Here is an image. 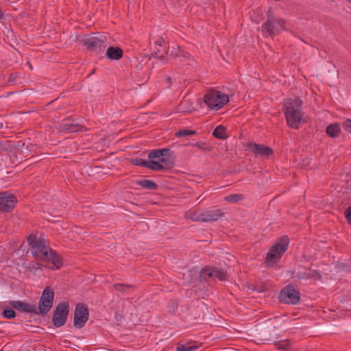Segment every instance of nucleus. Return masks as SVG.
<instances>
[{"label":"nucleus","mask_w":351,"mask_h":351,"mask_svg":"<svg viewBox=\"0 0 351 351\" xmlns=\"http://www.w3.org/2000/svg\"><path fill=\"white\" fill-rule=\"evenodd\" d=\"M28 241L31 252L36 259L45 263L51 269L60 268L62 265L61 257L48 246L45 240L30 235Z\"/></svg>","instance_id":"1"},{"label":"nucleus","mask_w":351,"mask_h":351,"mask_svg":"<svg viewBox=\"0 0 351 351\" xmlns=\"http://www.w3.org/2000/svg\"><path fill=\"white\" fill-rule=\"evenodd\" d=\"M302 101L298 97L290 98L285 101L284 113L289 127L297 129L305 121L302 111Z\"/></svg>","instance_id":"2"},{"label":"nucleus","mask_w":351,"mask_h":351,"mask_svg":"<svg viewBox=\"0 0 351 351\" xmlns=\"http://www.w3.org/2000/svg\"><path fill=\"white\" fill-rule=\"evenodd\" d=\"M106 36L96 33L90 35H84L80 38V42L88 50L95 51L96 53H101L104 50L106 47Z\"/></svg>","instance_id":"3"},{"label":"nucleus","mask_w":351,"mask_h":351,"mask_svg":"<svg viewBox=\"0 0 351 351\" xmlns=\"http://www.w3.org/2000/svg\"><path fill=\"white\" fill-rule=\"evenodd\" d=\"M289 242V238L285 236L271 246L266 256V263L268 266H272L279 261L281 256L287 251Z\"/></svg>","instance_id":"4"},{"label":"nucleus","mask_w":351,"mask_h":351,"mask_svg":"<svg viewBox=\"0 0 351 351\" xmlns=\"http://www.w3.org/2000/svg\"><path fill=\"white\" fill-rule=\"evenodd\" d=\"M284 24V21L272 15L269 9L267 12V20L262 25L261 31L265 36L272 38L285 29Z\"/></svg>","instance_id":"5"},{"label":"nucleus","mask_w":351,"mask_h":351,"mask_svg":"<svg viewBox=\"0 0 351 351\" xmlns=\"http://www.w3.org/2000/svg\"><path fill=\"white\" fill-rule=\"evenodd\" d=\"M228 101V95L218 90H209L204 96L206 105L213 110L221 108Z\"/></svg>","instance_id":"6"},{"label":"nucleus","mask_w":351,"mask_h":351,"mask_svg":"<svg viewBox=\"0 0 351 351\" xmlns=\"http://www.w3.org/2000/svg\"><path fill=\"white\" fill-rule=\"evenodd\" d=\"M69 308L68 302H62L57 305L52 317V322L56 327H60L65 324L69 313Z\"/></svg>","instance_id":"7"},{"label":"nucleus","mask_w":351,"mask_h":351,"mask_svg":"<svg viewBox=\"0 0 351 351\" xmlns=\"http://www.w3.org/2000/svg\"><path fill=\"white\" fill-rule=\"evenodd\" d=\"M53 291L49 287H46L39 301L38 313L46 314L49 311L53 305Z\"/></svg>","instance_id":"8"},{"label":"nucleus","mask_w":351,"mask_h":351,"mask_svg":"<svg viewBox=\"0 0 351 351\" xmlns=\"http://www.w3.org/2000/svg\"><path fill=\"white\" fill-rule=\"evenodd\" d=\"M278 298L283 303L295 304L300 301V294L293 286L289 285L280 291Z\"/></svg>","instance_id":"9"},{"label":"nucleus","mask_w":351,"mask_h":351,"mask_svg":"<svg viewBox=\"0 0 351 351\" xmlns=\"http://www.w3.org/2000/svg\"><path fill=\"white\" fill-rule=\"evenodd\" d=\"M88 308L84 304H77L74 313V326L77 328H82L88 319Z\"/></svg>","instance_id":"10"},{"label":"nucleus","mask_w":351,"mask_h":351,"mask_svg":"<svg viewBox=\"0 0 351 351\" xmlns=\"http://www.w3.org/2000/svg\"><path fill=\"white\" fill-rule=\"evenodd\" d=\"M17 202L15 195L8 191L0 193V211L3 213L11 212Z\"/></svg>","instance_id":"11"},{"label":"nucleus","mask_w":351,"mask_h":351,"mask_svg":"<svg viewBox=\"0 0 351 351\" xmlns=\"http://www.w3.org/2000/svg\"><path fill=\"white\" fill-rule=\"evenodd\" d=\"M167 158H162L160 161L151 160L149 162L142 158H135L132 160V164L154 171H160L164 169L165 165H167Z\"/></svg>","instance_id":"12"},{"label":"nucleus","mask_w":351,"mask_h":351,"mask_svg":"<svg viewBox=\"0 0 351 351\" xmlns=\"http://www.w3.org/2000/svg\"><path fill=\"white\" fill-rule=\"evenodd\" d=\"M200 277L205 280L209 278H217L219 280H226L227 274L225 271L216 267H206L204 269H202Z\"/></svg>","instance_id":"13"},{"label":"nucleus","mask_w":351,"mask_h":351,"mask_svg":"<svg viewBox=\"0 0 351 351\" xmlns=\"http://www.w3.org/2000/svg\"><path fill=\"white\" fill-rule=\"evenodd\" d=\"M247 146L249 150L258 158H267L269 155L272 154V149L269 147L264 145L250 143Z\"/></svg>","instance_id":"14"},{"label":"nucleus","mask_w":351,"mask_h":351,"mask_svg":"<svg viewBox=\"0 0 351 351\" xmlns=\"http://www.w3.org/2000/svg\"><path fill=\"white\" fill-rule=\"evenodd\" d=\"M10 304L13 308L22 312L38 313L35 306L22 301H11Z\"/></svg>","instance_id":"15"},{"label":"nucleus","mask_w":351,"mask_h":351,"mask_svg":"<svg viewBox=\"0 0 351 351\" xmlns=\"http://www.w3.org/2000/svg\"><path fill=\"white\" fill-rule=\"evenodd\" d=\"M295 278L301 280L320 279L321 275L317 270L308 269L306 271H298Z\"/></svg>","instance_id":"16"},{"label":"nucleus","mask_w":351,"mask_h":351,"mask_svg":"<svg viewBox=\"0 0 351 351\" xmlns=\"http://www.w3.org/2000/svg\"><path fill=\"white\" fill-rule=\"evenodd\" d=\"M204 222L215 221L223 216L221 210H212L203 212Z\"/></svg>","instance_id":"17"},{"label":"nucleus","mask_w":351,"mask_h":351,"mask_svg":"<svg viewBox=\"0 0 351 351\" xmlns=\"http://www.w3.org/2000/svg\"><path fill=\"white\" fill-rule=\"evenodd\" d=\"M123 55V50L119 47H109L106 53V57L110 60H120Z\"/></svg>","instance_id":"18"},{"label":"nucleus","mask_w":351,"mask_h":351,"mask_svg":"<svg viewBox=\"0 0 351 351\" xmlns=\"http://www.w3.org/2000/svg\"><path fill=\"white\" fill-rule=\"evenodd\" d=\"M34 147L35 145L30 143H23L21 145L19 146L16 154L20 155L21 160H23L34 150Z\"/></svg>","instance_id":"19"},{"label":"nucleus","mask_w":351,"mask_h":351,"mask_svg":"<svg viewBox=\"0 0 351 351\" xmlns=\"http://www.w3.org/2000/svg\"><path fill=\"white\" fill-rule=\"evenodd\" d=\"M184 217L193 221L204 222L203 212L196 209H191L185 213Z\"/></svg>","instance_id":"20"},{"label":"nucleus","mask_w":351,"mask_h":351,"mask_svg":"<svg viewBox=\"0 0 351 351\" xmlns=\"http://www.w3.org/2000/svg\"><path fill=\"white\" fill-rule=\"evenodd\" d=\"M340 125L338 123H332L326 128V133L330 137H337L340 133Z\"/></svg>","instance_id":"21"},{"label":"nucleus","mask_w":351,"mask_h":351,"mask_svg":"<svg viewBox=\"0 0 351 351\" xmlns=\"http://www.w3.org/2000/svg\"><path fill=\"white\" fill-rule=\"evenodd\" d=\"M213 135L218 139H225L227 137L226 128L223 125H218L213 132Z\"/></svg>","instance_id":"22"},{"label":"nucleus","mask_w":351,"mask_h":351,"mask_svg":"<svg viewBox=\"0 0 351 351\" xmlns=\"http://www.w3.org/2000/svg\"><path fill=\"white\" fill-rule=\"evenodd\" d=\"M113 288L118 291H122L126 294L130 293L134 291V287L130 285L115 284L113 285Z\"/></svg>","instance_id":"23"},{"label":"nucleus","mask_w":351,"mask_h":351,"mask_svg":"<svg viewBox=\"0 0 351 351\" xmlns=\"http://www.w3.org/2000/svg\"><path fill=\"white\" fill-rule=\"evenodd\" d=\"M138 184L141 186L148 189H156L158 186L154 182L149 180H143L139 181Z\"/></svg>","instance_id":"24"},{"label":"nucleus","mask_w":351,"mask_h":351,"mask_svg":"<svg viewBox=\"0 0 351 351\" xmlns=\"http://www.w3.org/2000/svg\"><path fill=\"white\" fill-rule=\"evenodd\" d=\"M243 198L241 194H232L225 197V200L229 202L235 203L242 200Z\"/></svg>","instance_id":"25"},{"label":"nucleus","mask_w":351,"mask_h":351,"mask_svg":"<svg viewBox=\"0 0 351 351\" xmlns=\"http://www.w3.org/2000/svg\"><path fill=\"white\" fill-rule=\"evenodd\" d=\"M198 348V346H186L184 344H179L176 350L177 351H196Z\"/></svg>","instance_id":"26"},{"label":"nucleus","mask_w":351,"mask_h":351,"mask_svg":"<svg viewBox=\"0 0 351 351\" xmlns=\"http://www.w3.org/2000/svg\"><path fill=\"white\" fill-rule=\"evenodd\" d=\"M274 345L278 349L287 350L289 346V343L287 340L278 341L274 342Z\"/></svg>","instance_id":"27"},{"label":"nucleus","mask_w":351,"mask_h":351,"mask_svg":"<svg viewBox=\"0 0 351 351\" xmlns=\"http://www.w3.org/2000/svg\"><path fill=\"white\" fill-rule=\"evenodd\" d=\"M191 145L193 146V147H197L198 149L202 150V151H209L210 149L209 147H208L207 144L204 142H197L195 143H193V144H191Z\"/></svg>","instance_id":"28"},{"label":"nucleus","mask_w":351,"mask_h":351,"mask_svg":"<svg viewBox=\"0 0 351 351\" xmlns=\"http://www.w3.org/2000/svg\"><path fill=\"white\" fill-rule=\"evenodd\" d=\"M196 132L194 130H182L178 131L176 133V136H188V135H193L195 134Z\"/></svg>","instance_id":"29"},{"label":"nucleus","mask_w":351,"mask_h":351,"mask_svg":"<svg viewBox=\"0 0 351 351\" xmlns=\"http://www.w3.org/2000/svg\"><path fill=\"white\" fill-rule=\"evenodd\" d=\"M3 316L7 319H12L15 317V311L12 309H5L3 311Z\"/></svg>","instance_id":"30"},{"label":"nucleus","mask_w":351,"mask_h":351,"mask_svg":"<svg viewBox=\"0 0 351 351\" xmlns=\"http://www.w3.org/2000/svg\"><path fill=\"white\" fill-rule=\"evenodd\" d=\"M148 158L149 159L157 158V159H158V161H160L162 158L161 157V153H160V152H158V149H155V150H153L152 152H150L148 155Z\"/></svg>","instance_id":"31"},{"label":"nucleus","mask_w":351,"mask_h":351,"mask_svg":"<svg viewBox=\"0 0 351 351\" xmlns=\"http://www.w3.org/2000/svg\"><path fill=\"white\" fill-rule=\"evenodd\" d=\"M343 129L349 133H351V119H347L343 123Z\"/></svg>","instance_id":"32"},{"label":"nucleus","mask_w":351,"mask_h":351,"mask_svg":"<svg viewBox=\"0 0 351 351\" xmlns=\"http://www.w3.org/2000/svg\"><path fill=\"white\" fill-rule=\"evenodd\" d=\"M64 129L68 130L70 132H73L77 130V129H75V125H73V124H69V123L64 124Z\"/></svg>","instance_id":"33"},{"label":"nucleus","mask_w":351,"mask_h":351,"mask_svg":"<svg viewBox=\"0 0 351 351\" xmlns=\"http://www.w3.org/2000/svg\"><path fill=\"white\" fill-rule=\"evenodd\" d=\"M178 51L175 53L176 56H182L184 58H188L189 54L187 52L184 51L180 47L178 48Z\"/></svg>","instance_id":"34"},{"label":"nucleus","mask_w":351,"mask_h":351,"mask_svg":"<svg viewBox=\"0 0 351 351\" xmlns=\"http://www.w3.org/2000/svg\"><path fill=\"white\" fill-rule=\"evenodd\" d=\"M347 220L351 223V206L348 207L345 212Z\"/></svg>","instance_id":"35"},{"label":"nucleus","mask_w":351,"mask_h":351,"mask_svg":"<svg viewBox=\"0 0 351 351\" xmlns=\"http://www.w3.org/2000/svg\"><path fill=\"white\" fill-rule=\"evenodd\" d=\"M165 43V40L162 37H158L155 41L156 45L161 47Z\"/></svg>","instance_id":"36"},{"label":"nucleus","mask_w":351,"mask_h":351,"mask_svg":"<svg viewBox=\"0 0 351 351\" xmlns=\"http://www.w3.org/2000/svg\"><path fill=\"white\" fill-rule=\"evenodd\" d=\"M158 152H160L161 157L164 158V156L166 155V154L169 152V149H158Z\"/></svg>","instance_id":"37"},{"label":"nucleus","mask_w":351,"mask_h":351,"mask_svg":"<svg viewBox=\"0 0 351 351\" xmlns=\"http://www.w3.org/2000/svg\"><path fill=\"white\" fill-rule=\"evenodd\" d=\"M167 80H168V82H171V78H170V77H168V78H167Z\"/></svg>","instance_id":"38"}]
</instances>
